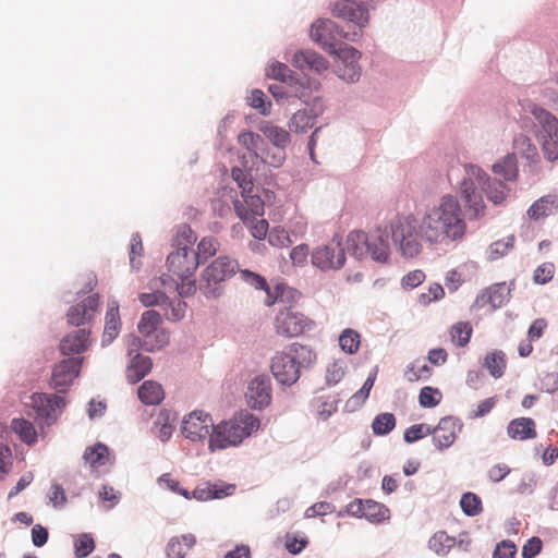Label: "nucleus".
Here are the masks:
<instances>
[{"instance_id":"obj_42","label":"nucleus","mask_w":558,"mask_h":558,"mask_svg":"<svg viewBox=\"0 0 558 558\" xmlns=\"http://www.w3.org/2000/svg\"><path fill=\"white\" fill-rule=\"evenodd\" d=\"M456 538L440 531L435 533L428 541V547L437 555L445 556L454 546Z\"/></svg>"},{"instance_id":"obj_49","label":"nucleus","mask_w":558,"mask_h":558,"mask_svg":"<svg viewBox=\"0 0 558 558\" xmlns=\"http://www.w3.org/2000/svg\"><path fill=\"white\" fill-rule=\"evenodd\" d=\"M471 335L472 327L469 323H457L451 327L450 330L451 339L458 347L466 345L470 341Z\"/></svg>"},{"instance_id":"obj_36","label":"nucleus","mask_w":558,"mask_h":558,"mask_svg":"<svg viewBox=\"0 0 558 558\" xmlns=\"http://www.w3.org/2000/svg\"><path fill=\"white\" fill-rule=\"evenodd\" d=\"M259 130L275 147L286 148L290 144L289 132L278 125L265 122L259 126Z\"/></svg>"},{"instance_id":"obj_35","label":"nucleus","mask_w":558,"mask_h":558,"mask_svg":"<svg viewBox=\"0 0 558 558\" xmlns=\"http://www.w3.org/2000/svg\"><path fill=\"white\" fill-rule=\"evenodd\" d=\"M558 208V198L554 195H546L534 202L527 210L532 219H539L549 216Z\"/></svg>"},{"instance_id":"obj_63","label":"nucleus","mask_w":558,"mask_h":558,"mask_svg":"<svg viewBox=\"0 0 558 558\" xmlns=\"http://www.w3.org/2000/svg\"><path fill=\"white\" fill-rule=\"evenodd\" d=\"M335 510L336 507L333 504L327 501H319L305 510V518L323 517L332 513Z\"/></svg>"},{"instance_id":"obj_18","label":"nucleus","mask_w":558,"mask_h":558,"mask_svg":"<svg viewBox=\"0 0 558 558\" xmlns=\"http://www.w3.org/2000/svg\"><path fill=\"white\" fill-rule=\"evenodd\" d=\"M463 424L458 417L445 416L433 427V442L435 447L442 451L448 449L456 441L458 434L462 430Z\"/></svg>"},{"instance_id":"obj_40","label":"nucleus","mask_w":558,"mask_h":558,"mask_svg":"<svg viewBox=\"0 0 558 558\" xmlns=\"http://www.w3.org/2000/svg\"><path fill=\"white\" fill-rule=\"evenodd\" d=\"M11 428L19 435L20 439L27 445H33L37 440V433L34 425L24 418H13Z\"/></svg>"},{"instance_id":"obj_5","label":"nucleus","mask_w":558,"mask_h":558,"mask_svg":"<svg viewBox=\"0 0 558 558\" xmlns=\"http://www.w3.org/2000/svg\"><path fill=\"white\" fill-rule=\"evenodd\" d=\"M391 223L387 228L378 227L365 233L351 231L347 236V250L356 259L371 257L377 263H386L390 256Z\"/></svg>"},{"instance_id":"obj_50","label":"nucleus","mask_w":558,"mask_h":558,"mask_svg":"<svg viewBox=\"0 0 558 558\" xmlns=\"http://www.w3.org/2000/svg\"><path fill=\"white\" fill-rule=\"evenodd\" d=\"M194 231L187 225H182L178 228L175 236L173 238V245L177 250L180 247L192 248L191 245L196 241Z\"/></svg>"},{"instance_id":"obj_41","label":"nucleus","mask_w":558,"mask_h":558,"mask_svg":"<svg viewBox=\"0 0 558 558\" xmlns=\"http://www.w3.org/2000/svg\"><path fill=\"white\" fill-rule=\"evenodd\" d=\"M484 366L494 378H500L506 368V355L502 351L496 350L488 353L484 360Z\"/></svg>"},{"instance_id":"obj_21","label":"nucleus","mask_w":558,"mask_h":558,"mask_svg":"<svg viewBox=\"0 0 558 558\" xmlns=\"http://www.w3.org/2000/svg\"><path fill=\"white\" fill-rule=\"evenodd\" d=\"M323 112L322 99L314 97L313 106L308 109L298 110L289 121V129L291 132L305 133L308 129L313 128L315 119Z\"/></svg>"},{"instance_id":"obj_11","label":"nucleus","mask_w":558,"mask_h":558,"mask_svg":"<svg viewBox=\"0 0 558 558\" xmlns=\"http://www.w3.org/2000/svg\"><path fill=\"white\" fill-rule=\"evenodd\" d=\"M275 327L279 335L292 338L311 330L313 323L302 313L295 312L291 307H284L276 315Z\"/></svg>"},{"instance_id":"obj_55","label":"nucleus","mask_w":558,"mask_h":558,"mask_svg":"<svg viewBox=\"0 0 558 558\" xmlns=\"http://www.w3.org/2000/svg\"><path fill=\"white\" fill-rule=\"evenodd\" d=\"M286 148L275 147L272 149H266L265 153L259 156L260 160L271 167L278 168L286 160Z\"/></svg>"},{"instance_id":"obj_39","label":"nucleus","mask_w":558,"mask_h":558,"mask_svg":"<svg viewBox=\"0 0 558 558\" xmlns=\"http://www.w3.org/2000/svg\"><path fill=\"white\" fill-rule=\"evenodd\" d=\"M161 323V315L155 310L146 311L142 314L137 329L144 338H150Z\"/></svg>"},{"instance_id":"obj_27","label":"nucleus","mask_w":558,"mask_h":558,"mask_svg":"<svg viewBox=\"0 0 558 558\" xmlns=\"http://www.w3.org/2000/svg\"><path fill=\"white\" fill-rule=\"evenodd\" d=\"M232 177L239 183V186L242 189V195L244 196L247 206L251 207L252 213L256 216H263L264 206L259 196L251 194L252 182L246 181L245 174L241 169H233Z\"/></svg>"},{"instance_id":"obj_51","label":"nucleus","mask_w":558,"mask_h":558,"mask_svg":"<svg viewBox=\"0 0 558 558\" xmlns=\"http://www.w3.org/2000/svg\"><path fill=\"white\" fill-rule=\"evenodd\" d=\"M185 308H186V303L184 301L179 300V299H177L174 301H170L168 299L166 304H163V311H165L163 315L166 316V318L168 320L178 322L184 317Z\"/></svg>"},{"instance_id":"obj_1","label":"nucleus","mask_w":558,"mask_h":558,"mask_svg":"<svg viewBox=\"0 0 558 558\" xmlns=\"http://www.w3.org/2000/svg\"><path fill=\"white\" fill-rule=\"evenodd\" d=\"M465 232L461 206L450 194L444 195L421 219L407 215L391 220L393 245L405 258L415 257L422 252L421 240L429 244H449L461 241Z\"/></svg>"},{"instance_id":"obj_60","label":"nucleus","mask_w":558,"mask_h":558,"mask_svg":"<svg viewBox=\"0 0 558 558\" xmlns=\"http://www.w3.org/2000/svg\"><path fill=\"white\" fill-rule=\"evenodd\" d=\"M265 94L260 89H253L251 95L247 97L251 107L258 109L264 116L270 113L271 102L265 101Z\"/></svg>"},{"instance_id":"obj_61","label":"nucleus","mask_w":558,"mask_h":558,"mask_svg":"<svg viewBox=\"0 0 558 558\" xmlns=\"http://www.w3.org/2000/svg\"><path fill=\"white\" fill-rule=\"evenodd\" d=\"M95 548V543L89 534L83 533L75 542V554L78 558L88 556Z\"/></svg>"},{"instance_id":"obj_34","label":"nucleus","mask_w":558,"mask_h":558,"mask_svg":"<svg viewBox=\"0 0 558 558\" xmlns=\"http://www.w3.org/2000/svg\"><path fill=\"white\" fill-rule=\"evenodd\" d=\"M140 400L148 405H155L163 400L165 393L160 384L154 380L144 381L138 388Z\"/></svg>"},{"instance_id":"obj_62","label":"nucleus","mask_w":558,"mask_h":558,"mask_svg":"<svg viewBox=\"0 0 558 558\" xmlns=\"http://www.w3.org/2000/svg\"><path fill=\"white\" fill-rule=\"evenodd\" d=\"M436 395H440L439 390L429 386L421 389L418 401L423 408H434L440 402V398H436Z\"/></svg>"},{"instance_id":"obj_12","label":"nucleus","mask_w":558,"mask_h":558,"mask_svg":"<svg viewBox=\"0 0 558 558\" xmlns=\"http://www.w3.org/2000/svg\"><path fill=\"white\" fill-rule=\"evenodd\" d=\"M31 400L37 417L48 426L57 421L66 404L63 397L54 393H34Z\"/></svg>"},{"instance_id":"obj_54","label":"nucleus","mask_w":558,"mask_h":558,"mask_svg":"<svg viewBox=\"0 0 558 558\" xmlns=\"http://www.w3.org/2000/svg\"><path fill=\"white\" fill-rule=\"evenodd\" d=\"M435 429L430 425L427 424H414L405 429L404 432V440L409 444L415 442L420 440L421 438L432 435Z\"/></svg>"},{"instance_id":"obj_17","label":"nucleus","mask_w":558,"mask_h":558,"mask_svg":"<svg viewBox=\"0 0 558 558\" xmlns=\"http://www.w3.org/2000/svg\"><path fill=\"white\" fill-rule=\"evenodd\" d=\"M288 60L293 68L303 73L313 72L320 75L329 68V61L313 49H299Z\"/></svg>"},{"instance_id":"obj_30","label":"nucleus","mask_w":558,"mask_h":558,"mask_svg":"<svg viewBox=\"0 0 558 558\" xmlns=\"http://www.w3.org/2000/svg\"><path fill=\"white\" fill-rule=\"evenodd\" d=\"M301 294L295 289L290 288L284 283H278L271 289H267V296L265 298V305L271 306L275 303H294L300 299Z\"/></svg>"},{"instance_id":"obj_46","label":"nucleus","mask_w":558,"mask_h":558,"mask_svg":"<svg viewBox=\"0 0 558 558\" xmlns=\"http://www.w3.org/2000/svg\"><path fill=\"white\" fill-rule=\"evenodd\" d=\"M460 507L468 517H475L483 511L481 498L473 493H464L460 500Z\"/></svg>"},{"instance_id":"obj_58","label":"nucleus","mask_w":558,"mask_h":558,"mask_svg":"<svg viewBox=\"0 0 558 558\" xmlns=\"http://www.w3.org/2000/svg\"><path fill=\"white\" fill-rule=\"evenodd\" d=\"M240 278L245 283L254 287L257 290H264L267 293V289H270L267 284L266 279L259 274L253 272L247 269H243L239 271Z\"/></svg>"},{"instance_id":"obj_32","label":"nucleus","mask_w":558,"mask_h":558,"mask_svg":"<svg viewBox=\"0 0 558 558\" xmlns=\"http://www.w3.org/2000/svg\"><path fill=\"white\" fill-rule=\"evenodd\" d=\"M151 366L150 357L136 353L128 367L126 377L130 383L136 384L150 372Z\"/></svg>"},{"instance_id":"obj_7","label":"nucleus","mask_w":558,"mask_h":558,"mask_svg":"<svg viewBox=\"0 0 558 558\" xmlns=\"http://www.w3.org/2000/svg\"><path fill=\"white\" fill-rule=\"evenodd\" d=\"M239 269L235 259L219 256L213 260L202 272L199 291L207 299H217L223 293V282L231 278Z\"/></svg>"},{"instance_id":"obj_25","label":"nucleus","mask_w":558,"mask_h":558,"mask_svg":"<svg viewBox=\"0 0 558 558\" xmlns=\"http://www.w3.org/2000/svg\"><path fill=\"white\" fill-rule=\"evenodd\" d=\"M121 320L119 314V302L111 300L108 303V310L105 317V328L102 333V345L110 344L119 335Z\"/></svg>"},{"instance_id":"obj_13","label":"nucleus","mask_w":558,"mask_h":558,"mask_svg":"<svg viewBox=\"0 0 558 558\" xmlns=\"http://www.w3.org/2000/svg\"><path fill=\"white\" fill-rule=\"evenodd\" d=\"M168 275L173 278L193 277L199 265L194 248L180 247L167 257Z\"/></svg>"},{"instance_id":"obj_20","label":"nucleus","mask_w":558,"mask_h":558,"mask_svg":"<svg viewBox=\"0 0 558 558\" xmlns=\"http://www.w3.org/2000/svg\"><path fill=\"white\" fill-rule=\"evenodd\" d=\"M320 87L322 84L318 80L307 75L299 76L298 74L290 77L287 84L290 96L299 98L304 104H308L312 95L319 92Z\"/></svg>"},{"instance_id":"obj_37","label":"nucleus","mask_w":558,"mask_h":558,"mask_svg":"<svg viewBox=\"0 0 558 558\" xmlns=\"http://www.w3.org/2000/svg\"><path fill=\"white\" fill-rule=\"evenodd\" d=\"M513 148L521 157L525 158L531 163H537L539 161L537 147L532 143L529 136L524 134L518 135L513 140Z\"/></svg>"},{"instance_id":"obj_26","label":"nucleus","mask_w":558,"mask_h":558,"mask_svg":"<svg viewBox=\"0 0 558 558\" xmlns=\"http://www.w3.org/2000/svg\"><path fill=\"white\" fill-rule=\"evenodd\" d=\"M493 173L502 179V181L511 184L514 183L519 175L518 159L514 153H509L492 166Z\"/></svg>"},{"instance_id":"obj_3","label":"nucleus","mask_w":558,"mask_h":558,"mask_svg":"<svg viewBox=\"0 0 558 558\" xmlns=\"http://www.w3.org/2000/svg\"><path fill=\"white\" fill-rule=\"evenodd\" d=\"M510 191L509 183L498 178L488 177L478 166L463 165V175L458 183V192L471 219H478L485 215L482 192L485 193L488 201L499 205L507 198Z\"/></svg>"},{"instance_id":"obj_53","label":"nucleus","mask_w":558,"mask_h":558,"mask_svg":"<svg viewBox=\"0 0 558 558\" xmlns=\"http://www.w3.org/2000/svg\"><path fill=\"white\" fill-rule=\"evenodd\" d=\"M169 343V333L166 330H157L150 338H144L143 348L146 351L154 352L160 350Z\"/></svg>"},{"instance_id":"obj_9","label":"nucleus","mask_w":558,"mask_h":558,"mask_svg":"<svg viewBox=\"0 0 558 558\" xmlns=\"http://www.w3.org/2000/svg\"><path fill=\"white\" fill-rule=\"evenodd\" d=\"M214 426L210 414L195 410L183 417L181 433L193 442H204L206 439L209 440Z\"/></svg>"},{"instance_id":"obj_2","label":"nucleus","mask_w":558,"mask_h":558,"mask_svg":"<svg viewBox=\"0 0 558 558\" xmlns=\"http://www.w3.org/2000/svg\"><path fill=\"white\" fill-rule=\"evenodd\" d=\"M332 13L339 19L352 22L357 29L344 32L331 20H317L311 26L312 40L319 44L328 53L339 51L341 39L356 41L362 35V28L368 23V11L363 0H342L333 5Z\"/></svg>"},{"instance_id":"obj_38","label":"nucleus","mask_w":558,"mask_h":558,"mask_svg":"<svg viewBox=\"0 0 558 558\" xmlns=\"http://www.w3.org/2000/svg\"><path fill=\"white\" fill-rule=\"evenodd\" d=\"M239 143L256 158H259V156L265 153L266 143L264 138L254 132L246 131L240 133Z\"/></svg>"},{"instance_id":"obj_33","label":"nucleus","mask_w":558,"mask_h":558,"mask_svg":"<svg viewBox=\"0 0 558 558\" xmlns=\"http://www.w3.org/2000/svg\"><path fill=\"white\" fill-rule=\"evenodd\" d=\"M83 459L90 468L98 469L110 461V450L106 445L97 442L85 449Z\"/></svg>"},{"instance_id":"obj_48","label":"nucleus","mask_w":558,"mask_h":558,"mask_svg":"<svg viewBox=\"0 0 558 558\" xmlns=\"http://www.w3.org/2000/svg\"><path fill=\"white\" fill-rule=\"evenodd\" d=\"M375 377H376V374L375 373H371L368 375V377L366 378V380L364 381L362 388L356 391L348 401H347V407H351L352 409L356 408V407H361L365 400L368 398L369 396V392H371V389L373 388L374 386V383H375Z\"/></svg>"},{"instance_id":"obj_59","label":"nucleus","mask_w":558,"mask_h":558,"mask_svg":"<svg viewBox=\"0 0 558 558\" xmlns=\"http://www.w3.org/2000/svg\"><path fill=\"white\" fill-rule=\"evenodd\" d=\"M268 242L275 247H288L292 243L289 233L281 227H275L269 231Z\"/></svg>"},{"instance_id":"obj_19","label":"nucleus","mask_w":558,"mask_h":558,"mask_svg":"<svg viewBox=\"0 0 558 558\" xmlns=\"http://www.w3.org/2000/svg\"><path fill=\"white\" fill-rule=\"evenodd\" d=\"M99 306V295L85 298L81 303L73 305L66 313L69 324L82 326L88 324L95 316Z\"/></svg>"},{"instance_id":"obj_10","label":"nucleus","mask_w":558,"mask_h":558,"mask_svg":"<svg viewBox=\"0 0 558 558\" xmlns=\"http://www.w3.org/2000/svg\"><path fill=\"white\" fill-rule=\"evenodd\" d=\"M313 266L323 271L338 270L345 264V248L340 241L333 239L331 242L317 246L311 255Z\"/></svg>"},{"instance_id":"obj_14","label":"nucleus","mask_w":558,"mask_h":558,"mask_svg":"<svg viewBox=\"0 0 558 558\" xmlns=\"http://www.w3.org/2000/svg\"><path fill=\"white\" fill-rule=\"evenodd\" d=\"M332 56H336L339 60L335 72L340 80L349 84L355 83L360 80L361 66L359 65V60L361 59V52L359 50L344 45Z\"/></svg>"},{"instance_id":"obj_64","label":"nucleus","mask_w":558,"mask_h":558,"mask_svg":"<svg viewBox=\"0 0 558 558\" xmlns=\"http://www.w3.org/2000/svg\"><path fill=\"white\" fill-rule=\"evenodd\" d=\"M517 547L511 541H502L497 544L493 558H514Z\"/></svg>"},{"instance_id":"obj_57","label":"nucleus","mask_w":558,"mask_h":558,"mask_svg":"<svg viewBox=\"0 0 558 558\" xmlns=\"http://www.w3.org/2000/svg\"><path fill=\"white\" fill-rule=\"evenodd\" d=\"M217 242L214 238H204L197 245V251L194 250V254L197 256L199 264L213 256L217 251Z\"/></svg>"},{"instance_id":"obj_6","label":"nucleus","mask_w":558,"mask_h":558,"mask_svg":"<svg viewBox=\"0 0 558 558\" xmlns=\"http://www.w3.org/2000/svg\"><path fill=\"white\" fill-rule=\"evenodd\" d=\"M259 425V420L251 413L221 422L214 426L209 438V449L215 451L239 446L253 432L257 430Z\"/></svg>"},{"instance_id":"obj_45","label":"nucleus","mask_w":558,"mask_h":558,"mask_svg":"<svg viewBox=\"0 0 558 558\" xmlns=\"http://www.w3.org/2000/svg\"><path fill=\"white\" fill-rule=\"evenodd\" d=\"M396 426V417L392 413H380L378 414L373 423V433L378 436L389 434Z\"/></svg>"},{"instance_id":"obj_43","label":"nucleus","mask_w":558,"mask_h":558,"mask_svg":"<svg viewBox=\"0 0 558 558\" xmlns=\"http://www.w3.org/2000/svg\"><path fill=\"white\" fill-rule=\"evenodd\" d=\"M361 344L360 333L351 328L344 329L339 336V345L348 354H354L359 351Z\"/></svg>"},{"instance_id":"obj_44","label":"nucleus","mask_w":558,"mask_h":558,"mask_svg":"<svg viewBox=\"0 0 558 558\" xmlns=\"http://www.w3.org/2000/svg\"><path fill=\"white\" fill-rule=\"evenodd\" d=\"M364 518L373 523H379L389 518V509L374 500H365Z\"/></svg>"},{"instance_id":"obj_47","label":"nucleus","mask_w":558,"mask_h":558,"mask_svg":"<svg viewBox=\"0 0 558 558\" xmlns=\"http://www.w3.org/2000/svg\"><path fill=\"white\" fill-rule=\"evenodd\" d=\"M514 241V235H508L502 240L493 242L488 247V259L496 260L500 257H504L510 250L513 248Z\"/></svg>"},{"instance_id":"obj_29","label":"nucleus","mask_w":558,"mask_h":558,"mask_svg":"<svg viewBox=\"0 0 558 558\" xmlns=\"http://www.w3.org/2000/svg\"><path fill=\"white\" fill-rule=\"evenodd\" d=\"M195 544L196 537L191 533L172 536L166 545V556L167 558H184L186 551Z\"/></svg>"},{"instance_id":"obj_23","label":"nucleus","mask_w":558,"mask_h":558,"mask_svg":"<svg viewBox=\"0 0 558 558\" xmlns=\"http://www.w3.org/2000/svg\"><path fill=\"white\" fill-rule=\"evenodd\" d=\"M234 484L220 485L207 482L196 486L195 489L192 492V496L194 499L198 501H208L211 499H220L230 496L234 493Z\"/></svg>"},{"instance_id":"obj_31","label":"nucleus","mask_w":558,"mask_h":558,"mask_svg":"<svg viewBox=\"0 0 558 558\" xmlns=\"http://www.w3.org/2000/svg\"><path fill=\"white\" fill-rule=\"evenodd\" d=\"M160 281L166 289L177 291L181 298L191 296L196 291V281L193 277L173 278L170 275H162Z\"/></svg>"},{"instance_id":"obj_8","label":"nucleus","mask_w":558,"mask_h":558,"mask_svg":"<svg viewBox=\"0 0 558 558\" xmlns=\"http://www.w3.org/2000/svg\"><path fill=\"white\" fill-rule=\"evenodd\" d=\"M531 113L536 121V136L544 156L549 161L558 159V119L542 107L533 106Z\"/></svg>"},{"instance_id":"obj_15","label":"nucleus","mask_w":558,"mask_h":558,"mask_svg":"<svg viewBox=\"0 0 558 558\" xmlns=\"http://www.w3.org/2000/svg\"><path fill=\"white\" fill-rule=\"evenodd\" d=\"M83 357L64 359L53 367L50 386L60 393L68 391L73 380L78 376Z\"/></svg>"},{"instance_id":"obj_24","label":"nucleus","mask_w":558,"mask_h":558,"mask_svg":"<svg viewBox=\"0 0 558 558\" xmlns=\"http://www.w3.org/2000/svg\"><path fill=\"white\" fill-rule=\"evenodd\" d=\"M89 330L81 328L68 333L60 343V350L64 355L78 354L85 351L89 343Z\"/></svg>"},{"instance_id":"obj_52","label":"nucleus","mask_w":558,"mask_h":558,"mask_svg":"<svg viewBox=\"0 0 558 558\" xmlns=\"http://www.w3.org/2000/svg\"><path fill=\"white\" fill-rule=\"evenodd\" d=\"M294 72L289 69V66L282 62L275 61L267 69V76L278 80L283 84H288L290 77L294 76Z\"/></svg>"},{"instance_id":"obj_4","label":"nucleus","mask_w":558,"mask_h":558,"mask_svg":"<svg viewBox=\"0 0 558 558\" xmlns=\"http://www.w3.org/2000/svg\"><path fill=\"white\" fill-rule=\"evenodd\" d=\"M315 361L316 353L310 347L292 343L271 357L270 371L280 385L292 386L299 380L302 369L311 367Z\"/></svg>"},{"instance_id":"obj_22","label":"nucleus","mask_w":558,"mask_h":558,"mask_svg":"<svg viewBox=\"0 0 558 558\" xmlns=\"http://www.w3.org/2000/svg\"><path fill=\"white\" fill-rule=\"evenodd\" d=\"M510 288L506 282H499L490 286L476 296L474 306L484 307L490 304L493 310L501 307L509 301Z\"/></svg>"},{"instance_id":"obj_56","label":"nucleus","mask_w":558,"mask_h":558,"mask_svg":"<svg viewBox=\"0 0 558 558\" xmlns=\"http://www.w3.org/2000/svg\"><path fill=\"white\" fill-rule=\"evenodd\" d=\"M345 368H347V365H345L344 361L338 360V361L332 362L327 367V374H326L327 385L331 386V385L338 384L344 376Z\"/></svg>"},{"instance_id":"obj_28","label":"nucleus","mask_w":558,"mask_h":558,"mask_svg":"<svg viewBox=\"0 0 558 558\" xmlns=\"http://www.w3.org/2000/svg\"><path fill=\"white\" fill-rule=\"evenodd\" d=\"M507 434L515 440H526L536 437L535 422L530 417L512 420L507 427Z\"/></svg>"},{"instance_id":"obj_16","label":"nucleus","mask_w":558,"mask_h":558,"mask_svg":"<svg viewBox=\"0 0 558 558\" xmlns=\"http://www.w3.org/2000/svg\"><path fill=\"white\" fill-rule=\"evenodd\" d=\"M246 402L254 410L267 408L272 398L271 379L268 375H257L250 380L245 393Z\"/></svg>"}]
</instances>
